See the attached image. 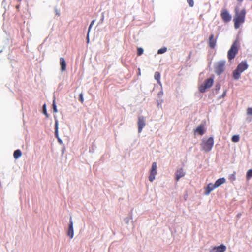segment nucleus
I'll use <instances>...</instances> for the list:
<instances>
[{
	"label": "nucleus",
	"instance_id": "nucleus-18",
	"mask_svg": "<svg viewBox=\"0 0 252 252\" xmlns=\"http://www.w3.org/2000/svg\"><path fill=\"white\" fill-rule=\"evenodd\" d=\"M242 72H240V71H239V70H238L237 68H236L234 71H233V78L236 79V80H237L240 77V75H241V73Z\"/></svg>",
	"mask_w": 252,
	"mask_h": 252
},
{
	"label": "nucleus",
	"instance_id": "nucleus-34",
	"mask_svg": "<svg viewBox=\"0 0 252 252\" xmlns=\"http://www.w3.org/2000/svg\"><path fill=\"white\" fill-rule=\"evenodd\" d=\"M244 0H237L238 3L241 5Z\"/></svg>",
	"mask_w": 252,
	"mask_h": 252
},
{
	"label": "nucleus",
	"instance_id": "nucleus-27",
	"mask_svg": "<svg viewBox=\"0 0 252 252\" xmlns=\"http://www.w3.org/2000/svg\"><path fill=\"white\" fill-rule=\"evenodd\" d=\"M79 101L83 104L84 103V98L83 94L81 93L79 94Z\"/></svg>",
	"mask_w": 252,
	"mask_h": 252
},
{
	"label": "nucleus",
	"instance_id": "nucleus-4",
	"mask_svg": "<svg viewBox=\"0 0 252 252\" xmlns=\"http://www.w3.org/2000/svg\"><path fill=\"white\" fill-rule=\"evenodd\" d=\"M225 64V62L224 61L217 62L214 67L215 73L218 75L221 74L224 71Z\"/></svg>",
	"mask_w": 252,
	"mask_h": 252
},
{
	"label": "nucleus",
	"instance_id": "nucleus-22",
	"mask_svg": "<svg viewBox=\"0 0 252 252\" xmlns=\"http://www.w3.org/2000/svg\"><path fill=\"white\" fill-rule=\"evenodd\" d=\"M240 138L239 135H235L232 137L231 140L233 142H238L239 141Z\"/></svg>",
	"mask_w": 252,
	"mask_h": 252
},
{
	"label": "nucleus",
	"instance_id": "nucleus-19",
	"mask_svg": "<svg viewBox=\"0 0 252 252\" xmlns=\"http://www.w3.org/2000/svg\"><path fill=\"white\" fill-rule=\"evenodd\" d=\"M22 155L21 151L20 150H16L14 151L13 154L14 158L15 159L18 158Z\"/></svg>",
	"mask_w": 252,
	"mask_h": 252
},
{
	"label": "nucleus",
	"instance_id": "nucleus-2",
	"mask_svg": "<svg viewBox=\"0 0 252 252\" xmlns=\"http://www.w3.org/2000/svg\"><path fill=\"white\" fill-rule=\"evenodd\" d=\"M238 43L237 41L233 42L227 53V57L229 61L233 59L238 52Z\"/></svg>",
	"mask_w": 252,
	"mask_h": 252
},
{
	"label": "nucleus",
	"instance_id": "nucleus-8",
	"mask_svg": "<svg viewBox=\"0 0 252 252\" xmlns=\"http://www.w3.org/2000/svg\"><path fill=\"white\" fill-rule=\"evenodd\" d=\"M145 118L143 116H140L138 118V132L140 133L143 128L145 126Z\"/></svg>",
	"mask_w": 252,
	"mask_h": 252
},
{
	"label": "nucleus",
	"instance_id": "nucleus-10",
	"mask_svg": "<svg viewBox=\"0 0 252 252\" xmlns=\"http://www.w3.org/2000/svg\"><path fill=\"white\" fill-rule=\"evenodd\" d=\"M217 37L215 38L213 34H211L209 36V40H208V45H209V46L211 48L214 49L215 47L216 44V42H217Z\"/></svg>",
	"mask_w": 252,
	"mask_h": 252
},
{
	"label": "nucleus",
	"instance_id": "nucleus-38",
	"mask_svg": "<svg viewBox=\"0 0 252 252\" xmlns=\"http://www.w3.org/2000/svg\"><path fill=\"white\" fill-rule=\"evenodd\" d=\"M17 2L20 3L22 1V0H17Z\"/></svg>",
	"mask_w": 252,
	"mask_h": 252
},
{
	"label": "nucleus",
	"instance_id": "nucleus-21",
	"mask_svg": "<svg viewBox=\"0 0 252 252\" xmlns=\"http://www.w3.org/2000/svg\"><path fill=\"white\" fill-rule=\"evenodd\" d=\"M154 78L158 82H160V74L159 72H156L154 74Z\"/></svg>",
	"mask_w": 252,
	"mask_h": 252
},
{
	"label": "nucleus",
	"instance_id": "nucleus-13",
	"mask_svg": "<svg viewBox=\"0 0 252 252\" xmlns=\"http://www.w3.org/2000/svg\"><path fill=\"white\" fill-rule=\"evenodd\" d=\"M248 67V65L247 64L246 62H242L238 64L237 67L238 70L240 71V72H243L244 71L246 70Z\"/></svg>",
	"mask_w": 252,
	"mask_h": 252
},
{
	"label": "nucleus",
	"instance_id": "nucleus-29",
	"mask_svg": "<svg viewBox=\"0 0 252 252\" xmlns=\"http://www.w3.org/2000/svg\"><path fill=\"white\" fill-rule=\"evenodd\" d=\"M229 179L231 181H235L236 180L235 173L231 174L230 176Z\"/></svg>",
	"mask_w": 252,
	"mask_h": 252
},
{
	"label": "nucleus",
	"instance_id": "nucleus-15",
	"mask_svg": "<svg viewBox=\"0 0 252 252\" xmlns=\"http://www.w3.org/2000/svg\"><path fill=\"white\" fill-rule=\"evenodd\" d=\"M60 63L62 71H64L66 70V62L63 58H60Z\"/></svg>",
	"mask_w": 252,
	"mask_h": 252
},
{
	"label": "nucleus",
	"instance_id": "nucleus-11",
	"mask_svg": "<svg viewBox=\"0 0 252 252\" xmlns=\"http://www.w3.org/2000/svg\"><path fill=\"white\" fill-rule=\"evenodd\" d=\"M67 235L68 236L70 237V238H72L73 237L74 231L73 228V221L71 219V218L70 219L69 228L67 232Z\"/></svg>",
	"mask_w": 252,
	"mask_h": 252
},
{
	"label": "nucleus",
	"instance_id": "nucleus-17",
	"mask_svg": "<svg viewBox=\"0 0 252 252\" xmlns=\"http://www.w3.org/2000/svg\"><path fill=\"white\" fill-rule=\"evenodd\" d=\"M225 182V179L224 178L218 179L215 183V187L217 188Z\"/></svg>",
	"mask_w": 252,
	"mask_h": 252
},
{
	"label": "nucleus",
	"instance_id": "nucleus-16",
	"mask_svg": "<svg viewBox=\"0 0 252 252\" xmlns=\"http://www.w3.org/2000/svg\"><path fill=\"white\" fill-rule=\"evenodd\" d=\"M195 132H197L200 135H202L205 132L204 126L202 125H199L195 130Z\"/></svg>",
	"mask_w": 252,
	"mask_h": 252
},
{
	"label": "nucleus",
	"instance_id": "nucleus-14",
	"mask_svg": "<svg viewBox=\"0 0 252 252\" xmlns=\"http://www.w3.org/2000/svg\"><path fill=\"white\" fill-rule=\"evenodd\" d=\"M215 188H216L215 187L214 184H213L212 183H209L207 185V187L205 189V193H204L205 194V195H209L211 193V192L213 190H214Z\"/></svg>",
	"mask_w": 252,
	"mask_h": 252
},
{
	"label": "nucleus",
	"instance_id": "nucleus-25",
	"mask_svg": "<svg viewBox=\"0 0 252 252\" xmlns=\"http://www.w3.org/2000/svg\"><path fill=\"white\" fill-rule=\"evenodd\" d=\"M143 53V49L141 48V47H139L137 48V55L138 56H140Z\"/></svg>",
	"mask_w": 252,
	"mask_h": 252
},
{
	"label": "nucleus",
	"instance_id": "nucleus-26",
	"mask_svg": "<svg viewBox=\"0 0 252 252\" xmlns=\"http://www.w3.org/2000/svg\"><path fill=\"white\" fill-rule=\"evenodd\" d=\"M187 2L189 4V6L193 7L194 5V1L193 0H187Z\"/></svg>",
	"mask_w": 252,
	"mask_h": 252
},
{
	"label": "nucleus",
	"instance_id": "nucleus-1",
	"mask_svg": "<svg viewBox=\"0 0 252 252\" xmlns=\"http://www.w3.org/2000/svg\"><path fill=\"white\" fill-rule=\"evenodd\" d=\"M234 12L235 15L233 20L234 26L236 29H237L245 21L246 10L245 8H243L240 10L238 6H236L234 8Z\"/></svg>",
	"mask_w": 252,
	"mask_h": 252
},
{
	"label": "nucleus",
	"instance_id": "nucleus-37",
	"mask_svg": "<svg viewBox=\"0 0 252 252\" xmlns=\"http://www.w3.org/2000/svg\"><path fill=\"white\" fill-rule=\"evenodd\" d=\"M20 5H18L16 6L17 9H18L19 8Z\"/></svg>",
	"mask_w": 252,
	"mask_h": 252
},
{
	"label": "nucleus",
	"instance_id": "nucleus-31",
	"mask_svg": "<svg viewBox=\"0 0 252 252\" xmlns=\"http://www.w3.org/2000/svg\"><path fill=\"white\" fill-rule=\"evenodd\" d=\"M53 111H54V112L57 113V109L56 105V104L55 103V101H54L53 103Z\"/></svg>",
	"mask_w": 252,
	"mask_h": 252
},
{
	"label": "nucleus",
	"instance_id": "nucleus-36",
	"mask_svg": "<svg viewBox=\"0 0 252 252\" xmlns=\"http://www.w3.org/2000/svg\"><path fill=\"white\" fill-rule=\"evenodd\" d=\"M226 95V92H224L223 94H222V96H224Z\"/></svg>",
	"mask_w": 252,
	"mask_h": 252
},
{
	"label": "nucleus",
	"instance_id": "nucleus-5",
	"mask_svg": "<svg viewBox=\"0 0 252 252\" xmlns=\"http://www.w3.org/2000/svg\"><path fill=\"white\" fill-rule=\"evenodd\" d=\"M213 83V79L212 78H209L205 80L204 83L201 85L199 87V91L201 93H204L206 90L210 88Z\"/></svg>",
	"mask_w": 252,
	"mask_h": 252
},
{
	"label": "nucleus",
	"instance_id": "nucleus-20",
	"mask_svg": "<svg viewBox=\"0 0 252 252\" xmlns=\"http://www.w3.org/2000/svg\"><path fill=\"white\" fill-rule=\"evenodd\" d=\"M55 135L57 138H58L59 135H58V121L56 120L55 122Z\"/></svg>",
	"mask_w": 252,
	"mask_h": 252
},
{
	"label": "nucleus",
	"instance_id": "nucleus-33",
	"mask_svg": "<svg viewBox=\"0 0 252 252\" xmlns=\"http://www.w3.org/2000/svg\"><path fill=\"white\" fill-rule=\"evenodd\" d=\"M89 32H88V34H87V43H89Z\"/></svg>",
	"mask_w": 252,
	"mask_h": 252
},
{
	"label": "nucleus",
	"instance_id": "nucleus-3",
	"mask_svg": "<svg viewBox=\"0 0 252 252\" xmlns=\"http://www.w3.org/2000/svg\"><path fill=\"white\" fill-rule=\"evenodd\" d=\"M214 145V139L213 137H209L206 140H203L201 144V146L203 150L208 152L210 151Z\"/></svg>",
	"mask_w": 252,
	"mask_h": 252
},
{
	"label": "nucleus",
	"instance_id": "nucleus-9",
	"mask_svg": "<svg viewBox=\"0 0 252 252\" xmlns=\"http://www.w3.org/2000/svg\"><path fill=\"white\" fill-rule=\"evenodd\" d=\"M226 250V247L223 244H221L219 246H215L212 248L210 252H224Z\"/></svg>",
	"mask_w": 252,
	"mask_h": 252
},
{
	"label": "nucleus",
	"instance_id": "nucleus-6",
	"mask_svg": "<svg viewBox=\"0 0 252 252\" xmlns=\"http://www.w3.org/2000/svg\"><path fill=\"white\" fill-rule=\"evenodd\" d=\"M221 17L225 23H228L231 20V16L227 9H223L221 10L220 14Z\"/></svg>",
	"mask_w": 252,
	"mask_h": 252
},
{
	"label": "nucleus",
	"instance_id": "nucleus-7",
	"mask_svg": "<svg viewBox=\"0 0 252 252\" xmlns=\"http://www.w3.org/2000/svg\"><path fill=\"white\" fill-rule=\"evenodd\" d=\"M157 163L154 162L152 163V168L150 171V174L149 177V179L150 182H152L155 178V175L157 174Z\"/></svg>",
	"mask_w": 252,
	"mask_h": 252
},
{
	"label": "nucleus",
	"instance_id": "nucleus-23",
	"mask_svg": "<svg viewBox=\"0 0 252 252\" xmlns=\"http://www.w3.org/2000/svg\"><path fill=\"white\" fill-rule=\"evenodd\" d=\"M252 177V169L249 170L246 174V178L247 180H249Z\"/></svg>",
	"mask_w": 252,
	"mask_h": 252
},
{
	"label": "nucleus",
	"instance_id": "nucleus-32",
	"mask_svg": "<svg viewBox=\"0 0 252 252\" xmlns=\"http://www.w3.org/2000/svg\"><path fill=\"white\" fill-rule=\"evenodd\" d=\"M94 22H95V20H93L91 22V24H90V26H89V29H88V32H90V30H91V28H92V26H93V24H94Z\"/></svg>",
	"mask_w": 252,
	"mask_h": 252
},
{
	"label": "nucleus",
	"instance_id": "nucleus-12",
	"mask_svg": "<svg viewBox=\"0 0 252 252\" xmlns=\"http://www.w3.org/2000/svg\"><path fill=\"white\" fill-rule=\"evenodd\" d=\"M175 175V180L178 181L181 177L185 176V172L184 171L183 168H180L176 171Z\"/></svg>",
	"mask_w": 252,
	"mask_h": 252
},
{
	"label": "nucleus",
	"instance_id": "nucleus-24",
	"mask_svg": "<svg viewBox=\"0 0 252 252\" xmlns=\"http://www.w3.org/2000/svg\"><path fill=\"white\" fill-rule=\"evenodd\" d=\"M166 51H167V48L166 47H163V48L159 49L158 51V53L159 54H163V53H165V52H166Z\"/></svg>",
	"mask_w": 252,
	"mask_h": 252
},
{
	"label": "nucleus",
	"instance_id": "nucleus-28",
	"mask_svg": "<svg viewBox=\"0 0 252 252\" xmlns=\"http://www.w3.org/2000/svg\"><path fill=\"white\" fill-rule=\"evenodd\" d=\"M247 114L248 115H252V108H248L247 109Z\"/></svg>",
	"mask_w": 252,
	"mask_h": 252
},
{
	"label": "nucleus",
	"instance_id": "nucleus-30",
	"mask_svg": "<svg viewBox=\"0 0 252 252\" xmlns=\"http://www.w3.org/2000/svg\"><path fill=\"white\" fill-rule=\"evenodd\" d=\"M43 113L47 117H48V115L47 113V111H46V105L44 104L43 105Z\"/></svg>",
	"mask_w": 252,
	"mask_h": 252
},
{
	"label": "nucleus",
	"instance_id": "nucleus-35",
	"mask_svg": "<svg viewBox=\"0 0 252 252\" xmlns=\"http://www.w3.org/2000/svg\"><path fill=\"white\" fill-rule=\"evenodd\" d=\"M58 141H59L60 143H62V141H61V140L59 138V137H58Z\"/></svg>",
	"mask_w": 252,
	"mask_h": 252
}]
</instances>
